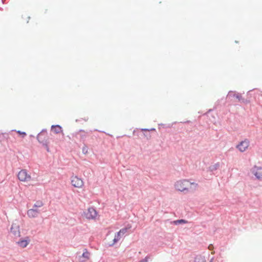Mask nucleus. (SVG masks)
Returning <instances> with one entry per match:
<instances>
[{
  "label": "nucleus",
  "instance_id": "nucleus-1",
  "mask_svg": "<svg viewBox=\"0 0 262 262\" xmlns=\"http://www.w3.org/2000/svg\"><path fill=\"white\" fill-rule=\"evenodd\" d=\"M190 185H194L197 186L198 184L194 182L190 183L187 180H183L182 181H177L174 185L176 189L180 191H184L185 190H188V186Z\"/></svg>",
  "mask_w": 262,
  "mask_h": 262
},
{
  "label": "nucleus",
  "instance_id": "nucleus-2",
  "mask_svg": "<svg viewBox=\"0 0 262 262\" xmlns=\"http://www.w3.org/2000/svg\"><path fill=\"white\" fill-rule=\"evenodd\" d=\"M48 137L47 135H42L41 133H39L37 136V140L38 141L42 144V146L46 148L47 152L50 151L48 145Z\"/></svg>",
  "mask_w": 262,
  "mask_h": 262
},
{
  "label": "nucleus",
  "instance_id": "nucleus-3",
  "mask_svg": "<svg viewBox=\"0 0 262 262\" xmlns=\"http://www.w3.org/2000/svg\"><path fill=\"white\" fill-rule=\"evenodd\" d=\"M18 179L19 181L23 182H28L31 180L30 175L28 174L26 169L21 170L17 174Z\"/></svg>",
  "mask_w": 262,
  "mask_h": 262
},
{
  "label": "nucleus",
  "instance_id": "nucleus-4",
  "mask_svg": "<svg viewBox=\"0 0 262 262\" xmlns=\"http://www.w3.org/2000/svg\"><path fill=\"white\" fill-rule=\"evenodd\" d=\"M252 173L259 180H262V167L255 165L251 169Z\"/></svg>",
  "mask_w": 262,
  "mask_h": 262
},
{
  "label": "nucleus",
  "instance_id": "nucleus-5",
  "mask_svg": "<svg viewBox=\"0 0 262 262\" xmlns=\"http://www.w3.org/2000/svg\"><path fill=\"white\" fill-rule=\"evenodd\" d=\"M249 146V141L246 139L244 141H242L238 144L236 145V148L241 151H245Z\"/></svg>",
  "mask_w": 262,
  "mask_h": 262
},
{
  "label": "nucleus",
  "instance_id": "nucleus-6",
  "mask_svg": "<svg viewBox=\"0 0 262 262\" xmlns=\"http://www.w3.org/2000/svg\"><path fill=\"white\" fill-rule=\"evenodd\" d=\"M71 183L74 187L76 188H80L83 185V181L77 176L72 177Z\"/></svg>",
  "mask_w": 262,
  "mask_h": 262
},
{
  "label": "nucleus",
  "instance_id": "nucleus-7",
  "mask_svg": "<svg viewBox=\"0 0 262 262\" xmlns=\"http://www.w3.org/2000/svg\"><path fill=\"white\" fill-rule=\"evenodd\" d=\"M97 214L96 209L93 207L88 209V212L85 213L86 217L88 219H94Z\"/></svg>",
  "mask_w": 262,
  "mask_h": 262
},
{
  "label": "nucleus",
  "instance_id": "nucleus-8",
  "mask_svg": "<svg viewBox=\"0 0 262 262\" xmlns=\"http://www.w3.org/2000/svg\"><path fill=\"white\" fill-rule=\"evenodd\" d=\"M30 240L28 236H26L25 238H20V240L17 242L18 245L22 248H25L29 244Z\"/></svg>",
  "mask_w": 262,
  "mask_h": 262
},
{
  "label": "nucleus",
  "instance_id": "nucleus-9",
  "mask_svg": "<svg viewBox=\"0 0 262 262\" xmlns=\"http://www.w3.org/2000/svg\"><path fill=\"white\" fill-rule=\"evenodd\" d=\"M39 213V211L36 208H32L28 210L27 215L29 217L34 218L36 217L38 214Z\"/></svg>",
  "mask_w": 262,
  "mask_h": 262
},
{
  "label": "nucleus",
  "instance_id": "nucleus-10",
  "mask_svg": "<svg viewBox=\"0 0 262 262\" xmlns=\"http://www.w3.org/2000/svg\"><path fill=\"white\" fill-rule=\"evenodd\" d=\"M10 231L15 236H20L19 227L16 225L12 224L10 228Z\"/></svg>",
  "mask_w": 262,
  "mask_h": 262
},
{
  "label": "nucleus",
  "instance_id": "nucleus-11",
  "mask_svg": "<svg viewBox=\"0 0 262 262\" xmlns=\"http://www.w3.org/2000/svg\"><path fill=\"white\" fill-rule=\"evenodd\" d=\"M51 130L55 134H59L62 132V128L59 125H52L51 126Z\"/></svg>",
  "mask_w": 262,
  "mask_h": 262
},
{
  "label": "nucleus",
  "instance_id": "nucleus-12",
  "mask_svg": "<svg viewBox=\"0 0 262 262\" xmlns=\"http://www.w3.org/2000/svg\"><path fill=\"white\" fill-rule=\"evenodd\" d=\"M194 262H206V260L205 256L201 255H198L195 257Z\"/></svg>",
  "mask_w": 262,
  "mask_h": 262
},
{
  "label": "nucleus",
  "instance_id": "nucleus-13",
  "mask_svg": "<svg viewBox=\"0 0 262 262\" xmlns=\"http://www.w3.org/2000/svg\"><path fill=\"white\" fill-rule=\"evenodd\" d=\"M220 167V163L219 162L214 164V165H211L209 167V169L210 171L213 172L217 170Z\"/></svg>",
  "mask_w": 262,
  "mask_h": 262
},
{
  "label": "nucleus",
  "instance_id": "nucleus-14",
  "mask_svg": "<svg viewBox=\"0 0 262 262\" xmlns=\"http://www.w3.org/2000/svg\"><path fill=\"white\" fill-rule=\"evenodd\" d=\"M187 223L188 221L184 219H180L173 221V224L176 225H178L182 224H186Z\"/></svg>",
  "mask_w": 262,
  "mask_h": 262
},
{
  "label": "nucleus",
  "instance_id": "nucleus-15",
  "mask_svg": "<svg viewBox=\"0 0 262 262\" xmlns=\"http://www.w3.org/2000/svg\"><path fill=\"white\" fill-rule=\"evenodd\" d=\"M43 204L41 201H37L33 205V208H36L38 207H40L43 206Z\"/></svg>",
  "mask_w": 262,
  "mask_h": 262
},
{
  "label": "nucleus",
  "instance_id": "nucleus-16",
  "mask_svg": "<svg viewBox=\"0 0 262 262\" xmlns=\"http://www.w3.org/2000/svg\"><path fill=\"white\" fill-rule=\"evenodd\" d=\"M85 251L83 252L82 256L85 259H89V253L88 252L86 249H85Z\"/></svg>",
  "mask_w": 262,
  "mask_h": 262
},
{
  "label": "nucleus",
  "instance_id": "nucleus-17",
  "mask_svg": "<svg viewBox=\"0 0 262 262\" xmlns=\"http://www.w3.org/2000/svg\"><path fill=\"white\" fill-rule=\"evenodd\" d=\"M82 153L83 154H86L88 153V147L85 144H84V146H83V147L82 148Z\"/></svg>",
  "mask_w": 262,
  "mask_h": 262
},
{
  "label": "nucleus",
  "instance_id": "nucleus-18",
  "mask_svg": "<svg viewBox=\"0 0 262 262\" xmlns=\"http://www.w3.org/2000/svg\"><path fill=\"white\" fill-rule=\"evenodd\" d=\"M233 97H235L239 101L243 100L241 95L239 94H233Z\"/></svg>",
  "mask_w": 262,
  "mask_h": 262
},
{
  "label": "nucleus",
  "instance_id": "nucleus-19",
  "mask_svg": "<svg viewBox=\"0 0 262 262\" xmlns=\"http://www.w3.org/2000/svg\"><path fill=\"white\" fill-rule=\"evenodd\" d=\"M159 126H162L163 127H164V128H166V127L170 128L172 126V125L170 124H166L161 123V124H159Z\"/></svg>",
  "mask_w": 262,
  "mask_h": 262
},
{
  "label": "nucleus",
  "instance_id": "nucleus-20",
  "mask_svg": "<svg viewBox=\"0 0 262 262\" xmlns=\"http://www.w3.org/2000/svg\"><path fill=\"white\" fill-rule=\"evenodd\" d=\"M127 230L128 229H127V228H122V229H120L119 232L121 234H125L127 232Z\"/></svg>",
  "mask_w": 262,
  "mask_h": 262
},
{
  "label": "nucleus",
  "instance_id": "nucleus-21",
  "mask_svg": "<svg viewBox=\"0 0 262 262\" xmlns=\"http://www.w3.org/2000/svg\"><path fill=\"white\" fill-rule=\"evenodd\" d=\"M144 137L147 139V140H149L151 138V135L149 133H143Z\"/></svg>",
  "mask_w": 262,
  "mask_h": 262
},
{
  "label": "nucleus",
  "instance_id": "nucleus-22",
  "mask_svg": "<svg viewBox=\"0 0 262 262\" xmlns=\"http://www.w3.org/2000/svg\"><path fill=\"white\" fill-rule=\"evenodd\" d=\"M17 132L18 134L21 135L23 138H24L27 135L26 133L24 132H21L20 130H18Z\"/></svg>",
  "mask_w": 262,
  "mask_h": 262
},
{
  "label": "nucleus",
  "instance_id": "nucleus-23",
  "mask_svg": "<svg viewBox=\"0 0 262 262\" xmlns=\"http://www.w3.org/2000/svg\"><path fill=\"white\" fill-rule=\"evenodd\" d=\"M233 94H235L234 93V92L233 91H230L228 92V94L227 96V97H233Z\"/></svg>",
  "mask_w": 262,
  "mask_h": 262
},
{
  "label": "nucleus",
  "instance_id": "nucleus-24",
  "mask_svg": "<svg viewBox=\"0 0 262 262\" xmlns=\"http://www.w3.org/2000/svg\"><path fill=\"white\" fill-rule=\"evenodd\" d=\"M141 130L142 131H147V132H149V131H150V130H156V129L155 128H151L150 129H148V128H142L141 129Z\"/></svg>",
  "mask_w": 262,
  "mask_h": 262
},
{
  "label": "nucleus",
  "instance_id": "nucleus-25",
  "mask_svg": "<svg viewBox=\"0 0 262 262\" xmlns=\"http://www.w3.org/2000/svg\"><path fill=\"white\" fill-rule=\"evenodd\" d=\"M148 257L147 256L144 258L142 259L139 262H148Z\"/></svg>",
  "mask_w": 262,
  "mask_h": 262
},
{
  "label": "nucleus",
  "instance_id": "nucleus-26",
  "mask_svg": "<svg viewBox=\"0 0 262 262\" xmlns=\"http://www.w3.org/2000/svg\"><path fill=\"white\" fill-rule=\"evenodd\" d=\"M121 233L119 232H117L115 233V237L119 240L120 237Z\"/></svg>",
  "mask_w": 262,
  "mask_h": 262
},
{
  "label": "nucleus",
  "instance_id": "nucleus-27",
  "mask_svg": "<svg viewBox=\"0 0 262 262\" xmlns=\"http://www.w3.org/2000/svg\"><path fill=\"white\" fill-rule=\"evenodd\" d=\"M40 133H41L42 135H47V129H43Z\"/></svg>",
  "mask_w": 262,
  "mask_h": 262
},
{
  "label": "nucleus",
  "instance_id": "nucleus-28",
  "mask_svg": "<svg viewBox=\"0 0 262 262\" xmlns=\"http://www.w3.org/2000/svg\"><path fill=\"white\" fill-rule=\"evenodd\" d=\"M118 241H119V239L115 237L113 239V243L111 245V246H112L114 244H115V243H116Z\"/></svg>",
  "mask_w": 262,
  "mask_h": 262
},
{
  "label": "nucleus",
  "instance_id": "nucleus-29",
  "mask_svg": "<svg viewBox=\"0 0 262 262\" xmlns=\"http://www.w3.org/2000/svg\"><path fill=\"white\" fill-rule=\"evenodd\" d=\"M4 138V134H0V141H2Z\"/></svg>",
  "mask_w": 262,
  "mask_h": 262
},
{
  "label": "nucleus",
  "instance_id": "nucleus-30",
  "mask_svg": "<svg viewBox=\"0 0 262 262\" xmlns=\"http://www.w3.org/2000/svg\"><path fill=\"white\" fill-rule=\"evenodd\" d=\"M86 137V136L85 135H81V139L82 140H84Z\"/></svg>",
  "mask_w": 262,
  "mask_h": 262
},
{
  "label": "nucleus",
  "instance_id": "nucleus-31",
  "mask_svg": "<svg viewBox=\"0 0 262 262\" xmlns=\"http://www.w3.org/2000/svg\"><path fill=\"white\" fill-rule=\"evenodd\" d=\"M212 248H213V245H212L210 244V245H209V246H208L209 249L211 250Z\"/></svg>",
  "mask_w": 262,
  "mask_h": 262
},
{
  "label": "nucleus",
  "instance_id": "nucleus-32",
  "mask_svg": "<svg viewBox=\"0 0 262 262\" xmlns=\"http://www.w3.org/2000/svg\"><path fill=\"white\" fill-rule=\"evenodd\" d=\"M190 122H191V121L188 120L187 121L183 122V123H190ZM181 123H182V122H181Z\"/></svg>",
  "mask_w": 262,
  "mask_h": 262
},
{
  "label": "nucleus",
  "instance_id": "nucleus-33",
  "mask_svg": "<svg viewBox=\"0 0 262 262\" xmlns=\"http://www.w3.org/2000/svg\"><path fill=\"white\" fill-rule=\"evenodd\" d=\"M79 132H84V130L83 129H80L79 130Z\"/></svg>",
  "mask_w": 262,
  "mask_h": 262
},
{
  "label": "nucleus",
  "instance_id": "nucleus-34",
  "mask_svg": "<svg viewBox=\"0 0 262 262\" xmlns=\"http://www.w3.org/2000/svg\"><path fill=\"white\" fill-rule=\"evenodd\" d=\"M81 119H83L85 121H87L88 120V118H86V119H82V118H81Z\"/></svg>",
  "mask_w": 262,
  "mask_h": 262
},
{
  "label": "nucleus",
  "instance_id": "nucleus-35",
  "mask_svg": "<svg viewBox=\"0 0 262 262\" xmlns=\"http://www.w3.org/2000/svg\"><path fill=\"white\" fill-rule=\"evenodd\" d=\"M80 121V120H78V119L76 120V122H78V121Z\"/></svg>",
  "mask_w": 262,
  "mask_h": 262
},
{
  "label": "nucleus",
  "instance_id": "nucleus-36",
  "mask_svg": "<svg viewBox=\"0 0 262 262\" xmlns=\"http://www.w3.org/2000/svg\"><path fill=\"white\" fill-rule=\"evenodd\" d=\"M212 259H211L209 262H212Z\"/></svg>",
  "mask_w": 262,
  "mask_h": 262
}]
</instances>
